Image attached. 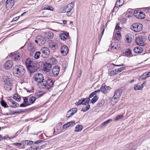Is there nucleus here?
<instances>
[{
	"instance_id": "obj_1",
	"label": "nucleus",
	"mask_w": 150,
	"mask_h": 150,
	"mask_svg": "<svg viewBox=\"0 0 150 150\" xmlns=\"http://www.w3.org/2000/svg\"><path fill=\"white\" fill-rule=\"evenodd\" d=\"M25 64L27 69L30 73L34 72L39 68V64L31 61L30 59L26 60Z\"/></svg>"
},
{
	"instance_id": "obj_2",
	"label": "nucleus",
	"mask_w": 150,
	"mask_h": 150,
	"mask_svg": "<svg viewBox=\"0 0 150 150\" xmlns=\"http://www.w3.org/2000/svg\"><path fill=\"white\" fill-rule=\"evenodd\" d=\"M60 68V67L58 66H55L52 68V64L47 63V75L54 76H57Z\"/></svg>"
},
{
	"instance_id": "obj_3",
	"label": "nucleus",
	"mask_w": 150,
	"mask_h": 150,
	"mask_svg": "<svg viewBox=\"0 0 150 150\" xmlns=\"http://www.w3.org/2000/svg\"><path fill=\"white\" fill-rule=\"evenodd\" d=\"M13 72L15 76L19 77L24 74L25 70L23 66L18 65H16L13 68Z\"/></svg>"
},
{
	"instance_id": "obj_4",
	"label": "nucleus",
	"mask_w": 150,
	"mask_h": 150,
	"mask_svg": "<svg viewBox=\"0 0 150 150\" xmlns=\"http://www.w3.org/2000/svg\"><path fill=\"white\" fill-rule=\"evenodd\" d=\"M46 47H44L41 49L42 55L41 56L43 58L42 60L45 61V63L43 64V70L45 71H47V62L46 61L47 57V50L46 49Z\"/></svg>"
},
{
	"instance_id": "obj_5",
	"label": "nucleus",
	"mask_w": 150,
	"mask_h": 150,
	"mask_svg": "<svg viewBox=\"0 0 150 150\" xmlns=\"http://www.w3.org/2000/svg\"><path fill=\"white\" fill-rule=\"evenodd\" d=\"M143 25L140 23L133 24L131 27V29L136 32L140 31L142 29Z\"/></svg>"
},
{
	"instance_id": "obj_6",
	"label": "nucleus",
	"mask_w": 150,
	"mask_h": 150,
	"mask_svg": "<svg viewBox=\"0 0 150 150\" xmlns=\"http://www.w3.org/2000/svg\"><path fill=\"white\" fill-rule=\"evenodd\" d=\"M136 44L140 46H144L146 45L144 37H137L135 39Z\"/></svg>"
},
{
	"instance_id": "obj_7",
	"label": "nucleus",
	"mask_w": 150,
	"mask_h": 150,
	"mask_svg": "<svg viewBox=\"0 0 150 150\" xmlns=\"http://www.w3.org/2000/svg\"><path fill=\"white\" fill-rule=\"evenodd\" d=\"M74 3L73 2H71L63 8L62 10H61V11L63 12H66L68 13L74 7Z\"/></svg>"
},
{
	"instance_id": "obj_8",
	"label": "nucleus",
	"mask_w": 150,
	"mask_h": 150,
	"mask_svg": "<svg viewBox=\"0 0 150 150\" xmlns=\"http://www.w3.org/2000/svg\"><path fill=\"white\" fill-rule=\"evenodd\" d=\"M34 78L36 81L38 83H41V82L44 80L43 76L42 74L40 73L36 74L34 76Z\"/></svg>"
},
{
	"instance_id": "obj_9",
	"label": "nucleus",
	"mask_w": 150,
	"mask_h": 150,
	"mask_svg": "<svg viewBox=\"0 0 150 150\" xmlns=\"http://www.w3.org/2000/svg\"><path fill=\"white\" fill-rule=\"evenodd\" d=\"M7 102L8 104L12 108H16L19 105V104L12 99H7Z\"/></svg>"
},
{
	"instance_id": "obj_10",
	"label": "nucleus",
	"mask_w": 150,
	"mask_h": 150,
	"mask_svg": "<svg viewBox=\"0 0 150 150\" xmlns=\"http://www.w3.org/2000/svg\"><path fill=\"white\" fill-rule=\"evenodd\" d=\"M13 63L11 60H8L6 61L4 65V67L5 69L8 70L11 69L13 67Z\"/></svg>"
},
{
	"instance_id": "obj_11",
	"label": "nucleus",
	"mask_w": 150,
	"mask_h": 150,
	"mask_svg": "<svg viewBox=\"0 0 150 150\" xmlns=\"http://www.w3.org/2000/svg\"><path fill=\"white\" fill-rule=\"evenodd\" d=\"M61 52L63 55H66L69 52V49L66 45L62 46L61 48Z\"/></svg>"
},
{
	"instance_id": "obj_12",
	"label": "nucleus",
	"mask_w": 150,
	"mask_h": 150,
	"mask_svg": "<svg viewBox=\"0 0 150 150\" xmlns=\"http://www.w3.org/2000/svg\"><path fill=\"white\" fill-rule=\"evenodd\" d=\"M23 102L20 105V107H25L30 105V104L28 102V100L27 97H23Z\"/></svg>"
},
{
	"instance_id": "obj_13",
	"label": "nucleus",
	"mask_w": 150,
	"mask_h": 150,
	"mask_svg": "<svg viewBox=\"0 0 150 150\" xmlns=\"http://www.w3.org/2000/svg\"><path fill=\"white\" fill-rule=\"evenodd\" d=\"M14 4L13 0H8L6 4V6L7 10H9L11 8Z\"/></svg>"
},
{
	"instance_id": "obj_14",
	"label": "nucleus",
	"mask_w": 150,
	"mask_h": 150,
	"mask_svg": "<svg viewBox=\"0 0 150 150\" xmlns=\"http://www.w3.org/2000/svg\"><path fill=\"white\" fill-rule=\"evenodd\" d=\"M122 93V92L121 90H116L112 98L114 100L119 98L121 96Z\"/></svg>"
},
{
	"instance_id": "obj_15",
	"label": "nucleus",
	"mask_w": 150,
	"mask_h": 150,
	"mask_svg": "<svg viewBox=\"0 0 150 150\" xmlns=\"http://www.w3.org/2000/svg\"><path fill=\"white\" fill-rule=\"evenodd\" d=\"M69 33L66 32L65 33H61L59 34L60 38L63 40H66L69 36Z\"/></svg>"
},
{
	"instance_id": "obj_16",
	"label": "nucleus",
	"mask_w": 150,
	"mask_h": 150,
	"mask_svg": "<svg viewBox=\"0 0 150 150\" xmlns=\"http://www.w3.org/2000/svg\"><path fill=\"white\" fill-rule=\"evenodd\" d=\"M21 54L19 53H16L12 55V58L15 61H18L20 60L21 58Z\"/></svg>"
},
{
	"instance_id": "obj_17",
	"label": "nucleus",
	"mask_w": 150,
	"mask_h": 150,
	"mask_svg": "<svg viewBox=\"0 0 150 150\" xmlns=\"http://www.w3.org/2000/svg\"><path fill=\"white\" fill-rule=\"evenodd\" d=\"M5 84H8L11 85H13V79L11 78H9L7 76L4 80Z\"/></svg>"
},
{
	"instance_id": "obj_18",
	"label": "nucleus",
	"mask_w": 150,
	"mask_h": 150,
	"mask_svg": "<svg viewBox=\"0 0 150 150\" xmlns=\"http://www.w3.org/2000/svg\"><path fill=\"white\" fill-rule=\"evenodd\" d=\"M124 3V0H117L113 10H115L116 7H118L122 5Z\"/></svg>"
},
{
	"instance_id": "obj_19",
	"label": "nucleus",
	"mask_w": 150,
	"mask_h": 150,
	"mask_svg": "<svg viewBox=\"0 0 150 150\" xmlns=\"http://www.w3.org/2000/svg\"><path fill=\"white\" fill-rule=\"evenodd\" d=\"M109 88V86H106L105 84H103L100 88L101 91L104 94L107 93V90Z\"/></svg>"
},
{
	"instance_id": "obj_20",
	"label": "nucleus",
	"mask_w": 150,
	"mask_h": 150,
	"mask_svg": "<svg viewBox=\"0 0 150 150\" xmlns=\"http://www.w3.org/2000/svg\"><path fill=\"white\" fill-rule=\"evenodd\" d=\"M47 90L51 88L53 86L54 82L52 80L50 79H47Z\"/></svg>"
},
{
	"instance_id": "obj_21",
	"label": "nucleus",
	"mask_w": 150,
	"mask_h": 150,
	"mask_svg": "<svg viewBox=\"0 0 150 150\" xmlns=\"http://www.w3.org/2000/svg\"><path fill=\"white\" fill-rule=\"evenodd\" d=\"M49 47L53 50H55L58 47L57 44L54 42H52L49 44Z\"/></svg>"
},
{
	"instance_id": "obj_22",
	"label": "nucleus",
	"mask_w": 150,
	"mask_h": 150,
	"mask_svg": "<svg viewBox=\"0 0 150 150\" xmlns=\"http://www.w3.org/2000/svg\"><path fill=\"white\" fill-rule=\"evenodd\" d=\"M37 39L38 40L39 43L42 44H44L45 42L44 38L41 36H38L37 37Z\"/></svg>"
},
{
	"instance_id": "obj_23",
	"label": "nucleus",
	"mask_w": 150,
	"mask_h": 150,
	"mask_svg": "<svg viewBox=\"0 0 150 150\" xmlns=\"http://www.w3.org/2000/svg\"><path fill=\"white\" fill-rule=\"evenodd\" d=\"M143 49L141 47H135L133 50L135 53H139L142 52L143 51Z\"/></svg>"
},
{
	"instance_id": "obj_24",
	"label": "nucleus",
	"mask_w": 150,
	"mask_h": 150,
	"mask_svg": "<svg viewBox=\"0 0 150 150\" xmlns=\"http://www.w3.org/2000/svg\"><path fill=\"white\" fill-rule=\"evenodd\" d=\"M145 16V13L142 12H140V13L138 15H136V17L139 19L144 18Z\"/></svg>"
},
{
	"instance_id": "obj_25",
	"label": "nucleus",
	"mask_w": 150,
	"mask_h": 150,
	"mask_svg": "<svg viewBox=\"0 0 150 150\" xmlns=\"http://www.w3.org/2000/svg\"><path fill=\"white\" fill-rule=\"evenodd\" d=\"M12 86V85L5 83L4 86V88L6 91H9L11 90Z\"/></svg>"
},
{
	"instance_id": "obj_26",
	"label": "nucleus",
	"mask_w": 150,
	"mask_h": 150,
	"mask_svg": "<svg viewBox=\"0 0 150 150\" xmlns=\"http://www.w3.org/2000/svg\"><path fill=\"white\" fill-rule=\"evenodd\" d=\"M83 128V127L81 125H78L75 127L74 131L75 132H78L81 131Z\"/></svg>"
},
{
	"instance_id": "obj_27",
	"label": "nucleus",
	"mask_w": 150,
	"mask_h": 150,
	"mask_svg": "<svg viewBox=\"0 0 150 150\" xmlns=\"http://www.w3.org/2000/svg\"><path fill=\"white\" fill-rule=\"evenodd\" d=\"M144 82L142 84H141L140 85H139L137 84L135 85L134 88V89L135 90H138L141 89L144 87L143 84H144Z\"/></svg>"
},
{
	"instance_id": "obj_28",
	"label": "nucleus",
	"mask_w": 150,
	"mask_h": 150,
	"mask_svg": "<svg viewBox=\"0 0 150 150\" xmlns=\"http://www.w3.org/2000/svg\"><path fill=\"white\" fill-rule=\"evenodd\" d=\"M54 34L52 32L51 30H47V39H53Z\"/></svg>"
},
{
	"instance_id": "obj_29",
	"label": "nucleus",
	"mask_w": 150,
	"mask_h": 150,
	"mask_svg": "<svg viewBox=\"0 0 150 150\" xmlns=\"http://www.w3.org/2000/svg\"><path fill=\"white\" fill-rule=\"evenodd\" d=\"M41 83V87L44 88H46L47 86V81L44 80L42 81Z\"/></svg>"
},
{
	"instance_id": "obj_30",
	"label": "nucleus",
	"mask_w": 150,
	"mask_h": 150,
	"mask_svg": "<svg viewBox=\"0 0 150 150\" xmlns=\"http://www.w3.org/2000/svg\"><path fill=\"white\" fill-rule=\"evenodd\" d=\"M48 59V61H49L51 63H50L51 64H55L57 63V61L53 57L50 58H49ZM48 63L49 64V63Z\"/></svg>"
},
{
	"instance_id": "obj_31",
	"label": "nucleus",
	"mask_w": 150,
	"mask_h": 150,
	"mask_svg": "<svg viewBox=\"0 0 150 150\" xmlns=\"http://www.w3.org/2000/svg\"><path fill=\"white\" fill-rule=\"evenodd\" d=\"M112 120L111 119H109L104 122H103L100 125V127L101 128H103L107 124L109 123L110 121H112Z\"/></svg>"
},
{
	"instance_id": "obj_32",
	"label": "nucleus",
	"mask_w": 150,
	"mask_h": 150,
	"mask_svg": "<svg viewBox=\"0 0 150 150\" xmlns=\"http://www.w3.org/2000/svg\"><path fill=\"white\" fill-rule=\"evenodd\" d=\"M83 101L84 105H86V104H88L89 102L90 101L89 98H86L85 99L82 98V100Z\"/></svg>"
},
{
	"instance_id": "obj_33",
	"label": "nucleus",
	"mask_w": 150,
	"mask_h": 150,
	"mask_svg": "<svg viewBox=\"0 0 150 150\" xmlns=\"http://www.w3.org/2000/svg\"><path fill=\"white\" fill-rule=\"evenodd\" d=\"M13 98L17 102H19L21 100V98L17 94H15L13 97Z\"/></svg>"
},
{
	"instance_id": "obj_34",
	"label": "nucleus",
	"mask_w": 150,
	"mask_h": 150,
	"mask_svg": "<svg viewBox=\"0 0 150 150\" xmlns=\"http://www.w3.org/2000/svg\"><path fill=\"white\" fill-rule=\"evenodd\" d=\"M121 36V35L120 34V33L119 31H118L116 33L114 37L117 40H120Z\"/></svg>"
},
{
	"instance_id": "obj_35",
	"label": "nucleus",
	"mask_w": 150,
	"mask_h": 150,
	"mask_svg": "<svg viewBox=\"0 0 150 150\" xmlns=\"http://www.w3.org/2000/svg\"><path fill=\"white\" fill-rule=\"evenodd\" d=\"M117 70L115 69L113 71H110L108 72V75L110 76H113L117 74Z\"/></svg>"
},
{
	"instance_id": "obj_36",
	"label": "nucleus",
	"mask_w": 150,
	"mask_h": 150,
	"mask_svg": "<svg viewBox=\"0 0 150 150\" xmlns=\"http://www.w3.org/2000/svg\"><path fill=\"white\" fill-rule=\"evenodd\" d=\"M133 15V13L132 12H128L125 15L126 18H130L132 17Z\"/></svg>"
},
{
	"instance_id": "obj_37",
	"label": "nucleus",
	"mask_w": 150,
	"mask_h": 150,
	"mask_svg": "<svg viewBox=\"0 0 150 150\" xmlns=\"http://www.w3.org/2000/svg\"><path fill=\"white\" fill-rule=\"evenodd\" d=\"M36 100V98L34 96H32L29 99L30 103L31 104L33 103Z\"/></svg>"
},
{
	"instance_id": "obj_38",
	"label": "nucleus",
	"mask_w": 150,
	"mask_h": 150,
	"mask_svg": "<svg viewBox=\"0 0 150 150\" xmlns=\"http://www.w3.org/2000/svg\"><path fill=\"white\" fill-rule=\"evenodd\" d=\"M22 143H15L13 144V145L17 146L18 147H19L20 149H23L24 148V146H23L22 147H21Z\"/></svg>"
},
{
	"instance_id": "obj_39",
	"label": "nucleus",
	"mask_w": 150,
	"mask_h": 150,
	"mask_svg": "<svg viewBox=\"0 0 150 150\" xmlns=\"http://www.w3.org/2000/svg\"><path fill=\"white\" fill-rule=\"evenodd\" d=\"M1 105L4 108H8V107L6 102L4 100H1Z\"/></svg>"
},
{
	"instance_id": "obj_40",
	"label": "nucleus",
	"mask_w": 150,
	"mask_h": 150,
	"mask_svg": "<svg viewBox=\"0 0 150 150\" xmlns=\"http://www.w3.org/2000/svg\"><path fill=\"white\" fill-rule=\"evenodd\" d=\"M146 73H144L139 78V79L140 81L146 78H147V76L146 75Z\"/></svg>"
},
{
	"instance_id": "obj_41",
	"label": "nucleus",
	"mask_w": 150,
	"mask_h": 150,
	"mask_svg": "<svg viewBox=\"0 0 150 150\" xmlns=\"http://www.w3.org/2000/svg\"><path fill=\"white\" fill-rule=\"evenodd\" d=\"M98 99V97L96 96H95L91 100V102L93 104L94 103L97 101Z\"/></svg>"
},
{
	"instance_id": "obj_42",
	"label": "nucleus",
	"mask_w": 150,
	"mask_h": 150,
	"mask_svg": "<svg viewBox=\"0 0 150 150\" xmlns=\"http://www.w3.org/2000/svg\"><path fill=\"white\" fill-rule=\"evenodd\" d=\"M123 117V115H117L115 118L114 120L117 121L118 120L121 119Z\"/></svg>"
},
{
	"instance_id": "obj_43",
	"label": "nucleus",
	"mask_w": 150,
	"mask_h": 150,
	"mask_svg": "<svg viewBox=\"0 0 150 150\" xmlns=\"http://www.w3.org/2000/svg\"><path fill=\"white\" fill-rule=\"evenodd\" d=\"M90 105L89 104H87L85 108H83L81 110L83 112H85L89 109Z\"/></svg>"
},
{
	"instance_id": "obj_44",
	"label": "nucleus",
	"mask_w": 150,
	"mask_h": 150,
	"mask_svg": "<svg viewBox=\"0 0 150 150\" xmlns=\"http://www.w3.org/2000/svg\"><path fill=\"white\" fill-rule=\"evenodd\" d=\"M126 38L127 42L130 43L132 41V40L131 36H129V35H127L126 37Z\"/></svg>"
},
{
	"instance_id": "obj_45",
	"label": "nucleus",
	"mask_w": 150,
	"mask_h": 150,
	"mask_svg": "<svg viewBox=\"0 0 150 150\" xmlns=\"http://www.w3.org/2000/svg\"><path fill=\"white\" fill-rule=\"evenodd\" d=\"M42 142V140H39L34 142V144L39 146L40 145V143Z\"/></svg>"
},
{
	"instance_id": "obj_46",
	"label": "nucleus",
	"mask_w": 150,
	"mask_h": 150,
	"mask_svg": "<svg viewBox=\"0 0 150 150\" xmlns=\"http://www.w3.org/2000/svg\"><path fill=\"white\" fill-rule=\"evenodd\" d=\"M77 109L76 108H73L70 109L69 111H71V112L73 113V115L75 114L77 112Z\"/></svg>"
},
{
	"instance_id": "obj_47",
	"label": "nucleus",
	"mask_w": 150,
	"mask_h": 150,
	"mask_svg": "<svg viewBox=\"0 0 150 150\" xmlns=\"http://www.w3.org/2000/svg\"><path fill=\"white\" fill-rule=\"evenodd\" d=\"M82 100V98L81 100H79L78 102H76L75 104L76 105H79L81 104L83 105L84 104L83 103V101Z\"/></svg>"
},
{
	"instance_id": "obj_48",
	"label": "nucleus",
	"mask_w": 150,
	"mask_h": 150,
	"mask_svg": "<svg viewBox=\"0 0 150 150\" xmlns=\"http://www.w3.org/2000/svg\"><path fill=\"white\" fill-rule=\"evenodd\" d=\"M40 52H37L35 54L34 57L36 59H38L39 58L40 54Z\"/></svg>"
},
{
	"instance_id": "obj_49",
	"label": "nucleus",
	"mask_w": 150,
	"mask_h": 150,
	"mask_svg": "<svg viewBox=\"0 0 150 150\" xmlns=\"http://www.w3.org/2000/svg\"><path fill=\"white\" fill-rule=\"evenodd\" d=\"M71 111H68L67 112L66 115V117L67 118H69L73 115V113L71 112Z\"/></svg>"
},
{
	"instance_id": "obj_50",
	"label": "nucleus",
	"mask_w": 150,
	"mask_h": 150,
	"mask_svg": "<svg viewBox=\"0 0 150 150\" xmlns=\"http://www.w3.org/2000/svg\"><path fill=\"white\" fill-rule=\"evenodd\" d=\"M34 146L35 147L32 148L31 147L30 148L32 150H36L38 149H41V147L40 146H37V145H34Z\"/></svg>"
},
{
	"instance_id": "obj_51",
	"label": "nucleus",
	"mask_w": 150,
	"mask_h": 150,
	"mask_svg": "<svg viewBox=\"0 0 150 150\" xmlns=\"http://www.w3.org/2000/svg\"><path fill=\"white\" fill-rule=\"evenodd\" d=\"M70 126V124H69V122H68L63 125V128L64 129H65L68 128Z\"/></svg>"
},
{
	"instance_id": "obj_52",
	"label": "nucleus",
	"mask_w": 150,
	"mask_h": 150,
	"mask_svg": "<svg viewBox=\"0 0 150 150\" xmlns=\"http://www.w3.org/2000/svg\"><path fill=\"white\" fill-rule=\"evenodd\" d=\"M126 69L125 67H122L118 69L117 70V73L123 71L125 70Z\"/></svg>"
},
{
	"instance_id": "obj_53",
	"label": "nucleus",
	"mask_w": 150,
	"mask_h": 150,
	"mask_svg": "<svg viewBox=\"0 0 150 150\" xmlns=\"http://www.w3.org/2000/svg\"><path fill=\"white\" fill-rule=\"evenodd\" d=\"M123 64H122L121 65H116L115 64H112L109 65V66L112 68H113L115 66H117V67H120L121 66H123Z\"/></svg>"
},
{
	"instance_id": "obj_54",
	"label": "nucleus",
	"mask_w": 150,
	"mask_h": 150,
	"mask_svg": "<svg viewBox=\"0 0 150 150\" xmlns=\"http://www.w3.org/2000/svg\"><path fill=\"white\" fill-rule=\"evenodd\" d=\"M131 54V50L127 49L125 51V54L127 55H130Z\"/></svg>"
},
{
	"instance_id": "obj_55",
	"label": "nucleus",
	"mask_w": 150,
	"mask_h": 150,
	"mask_svg": "<svg viewBox=\"0 0 150 150\" xmlns=\"http://www.w3.org/2000/svg\"><path fill=\"white\" fill-rule=\"evenodd\" d=\"M34 47L33 45L32 44H29L28 46V50H31V49Z\"/></svg>"
},
{
	"instance_id": "obj_56",
	"label": "nucleus",
	"mask_w": 150,
	"mask_h": 150,
	"mask_svg": "<svg viewBox=\"0 0 150 150\" xmlns=\"http://www.w3.org/2000/svg\"><path fill=\"white\" fill-rule=\"evenodd\" d=\"M141 11L140 10H136L134 11V13H133V15L136 17V15H138L140 13Z\"/></svg>"
},
{
	"instance_id": "obj_57",
	"label": "nucleus",
	"mask_w": 150,
	"mask_h": 150,
	"mask_svg": "<svg viewBox=\"0 0 150 150\" xmlns=\"http://www.w3.org/2000/svg\"><path fill=\"white\" fill-rule=\"evenodd\" d=\"M25 144L27 145H30L32 144L33 143V142L31 141L25 140Z\"/></svg>"
},
{
	"instance_id": "obj_58",
	"label": "nucleus",
	"mask_w": 150,
	"mask_h": 150,
	"mask_svg": "<svg viewBox=\"0 0 150 150\" xmlns=\"http://www.w3.org/2000/svg\"><path fill=\"white\" fill-rule=\"evenodd\" d=\"M48 10L53 11L54 10V8L52 7V6H47V10Z\"/></svg>"
},
{
	"instance_id": "obj_59",
	"label": "nucleus",
	"mask_w": 150,
	"mask_h": 150,
	"mask_svg": "<svg viewBox=\"0 0 150 150\" xmlns=\"http://www.w3.org/2000/svg\"><path fill=\"white\" fill-rule=\"evenodd\" d=\"M119 23H117V25L116 26L115 29L116 30H121V28L119 26Z\"/></svg>"
},
{
	"instance_id": "obj_60",
	"label": "nucleus",
	"mask_w": 150,
	"mask_h": 150,
	"mask_svg": "<svg viewBox=\"0 0 150 150\" xmlns=\"http://www.w3.org/2000/svg\"><path fill=\"white\" fill-rule=\"evenodd\" d=\"M69 124H70V126H74L75 124V121L74 120L71 121L69 122Z\"/></svg>"
},
{
	"instance_id": "obj_61",
	"label": "nucleus",
	"mask_w": 150,
	"mask_h": 150,
	"mask_svg": "<svg viewBox=\"0 0 150 150\" xmlns=\"http://www.w3.org/2000/svg\"><path fill=\"white\" fill-rule=\"evenodd\" d=\"M22 112V111L21 110H19V111H15L13 112V114H16L18 113H20V112Z\"/></svg>"
},
{
	"instance_id": "obj_62",
	"label": "nucleus",
	"mask_w": 150,
	"mask_h": 150,
	"mask_svg": "<svg viewBox=\"0 0 150 150\" xmlns=\"http://www.w3.org/2000/svg\"><path fill=\"white\" fill-rule=\"evenodd\" d=\"M95 95L96 94H95V93H94V92H92L90 94L89 96V98H92L93 96H94V95Z\"/></svg>"
},
{
	"instance_id": "obj_63",
	"label": "nucleus",
	"mask_w": 150,
	"mask_h": 150,
	"mask_svg": "<svg viewBox=\"0 0 150 150\" xmlns=\"http://www.w3.org/2000/svg\"><path fill=\"white\" fill-rule=\"evenodd\" d=\"M19 16H18V17H15V18H13V19H12V21H17L18 19H19Z\"/></svg>"
},
{
	"instance_id": "obj_64",
	"label": "nucleus",
	"mask_w": 150,
	"mask_h": 150,
	"mask_svg": "<svg viewBox=\"0 0 150 150\" xmlns=\"http://www.w3.org/2000/svg\"><path fill=\"white\" fill-rule=\"evenodd\" d=\"M145 73H146V75L147 76V77L150 76V72H146Z\"/></svg>"
}]
</instances>
